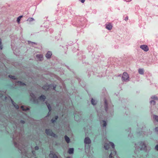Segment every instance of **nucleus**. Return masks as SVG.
<instances>
[{"mask_svg":"<svg viewBox=\"0 0 158 158\" xmlns=\"http://www.w3.org/2000/svg\"><path fill=\"white\" fill-rule=\"evenodd\" d=\"M98 115L100 117V115H99V113H98Z\"/></svg>","mask_w":158,"mask_h":158,"instance_id":"obj_52","label":"nucleus"},{"mask_svg":"<svg viewBox=\"0 0 158 158\" xmlns=\"http://www.w3.org/2000/svg\"><path fill=\"white\" fill-rule=\"evenodd\" d=\"M10 99L11 100L12 103L14 106L17 109H18L19 108V106L15 103L12 100V99L10 97Z\"/></svg>","mask_w":158,"mask_h":158,"instance_id":"obj_18","label":"nucleus"},{"mask_svg":"<svg viewBox=\"0 0 158 158\" xmlns=\"http://www.w3.org/2000/svg\"><path fill=\"white\" fill-rule=\"evenodd\" d=\"M101 98L103 99L104 102L102 106V108H104L106 112L112 116L114 113L113 105L110 99L108 97V94L105 89L102 90Z\"/></svg>","mask_w":158,"mask_h":158,"instance_id":"obj_2","label":"nucleus"},{"mask_svg":"<svg viewBox=\"0 0 158 158\" xmlns=\"http://www.w3.org/2000/svg\"><path fill=\"white\" fill-rule=\"evenodd\" d=\"M13 85H14L15 86H23L24 85H25L26 84L21 81H17V80H15V82H13Z\"/></svg>","mask_w":158,"mask_h":158,"instance_id":"obj_10","label":"nucleus"},{"mask_svg":"<svg viewBox=\"0 0 158 158\" xmlns=\"http://www.w3.org/2000/svg\"><path fill=\"white\" fill-rule=\"evenodd\" d=\"M46 134L48 135L54 137H56V135L53 133L51 130L50 129H46L45 130Z\"/></svg>","mask_w":158,"mask_h":158,"instance_id":"obj_9","label":"nucleus"},{"mask_svg":"<svg viewBox=\"0 0 158 158\" xmlns=\"http://www.w3.org/2000/svg\"><path fill=\"white\" fill-rule=\"evenodd\" d=\"M86 21V19L85 18L83 17H79L76 20V23H73V25L77 26H83L85 23Z\"/></svg>","mask_w":158,"mask_h":158,"instance_id":"obj_5","label":"nucleus"},{"mask_svg":"<svg viewBox=\"0 0 158 158\" xmlns=\"http://www.w3.org/2000/svg\"><path fill=\"white\" fill-rule=\"evenodd\" d=\"M87 49L89 50V52H90V51L93 49V47L91 45H89L87 48Z\"/></svg>","mask_w":158,"mask_h":158,"instance_id":"obj_30","label":"nucleus"},{"mask_svg":"<svg viewBox=\"0 0 158 158\" xmlns=\"http://www.w3.org/2000/svg\"><path fill=\"white\" fill-rule=\"evenodd\" d=\"M82 114L81 111L78 112L76 111L74 113V119L77 121H80L81 118V115Z\"/></svg>","mask_w":158,"mask_h":158,"instance_id":"obj_6","label":"nucleus"},{"mask_svg":"<svg viewBox=\"0 0 158 158\" xmlns=\"http://www.w3.org/2000/svg\"><path fill=\"white\" fill-rule=\"evenodd\" d=\"M142 133H140V134H142ZM137 133L138 134H140V133H139V132H137Z\"/></svg>","mask_w":158,"mask_h":158,"instance_id":"obj_53","label":"nucleus"},{"mask_svg":"<svg viewBox=\"0 0 158 158\" xmlns=\"http://www.w3.org/2000/svg\"><path fill=\"white\" fill-rule=\"evenodd\" d=\"M128 110V108L126 109V110Z\"/></svg>","mask_w":158,"mask_h":158,"instance_id":"obj_56","label":"nucleus"},{"mask_svg":"<svg viewBox=\"0 0 158 158\" xmlns=\"http://www.w3.org/2000/svg\"><path fill=\"white\" fill-rule=\"evenodd\" d=\"M52 53L51 51H48L46 55V57L48 59H50L52 55Z\"/></svg>","mask_w":158,"mask_h":158,"instance_id":"obj_17","label":"nucleus"},{"mask_svg":"<svg viewBox=\"0 0 158 158\" xmlns=\"http://www.w3.org/2000/svg\"><path fill=\"white\" fill-rule=\"evenodd\" d=\"M30 95L31 97V101L35 103H38V100L44 101L46 98L45 96L44 95H41L38 99H37L35 95L32 93H31Z\"/></svg>","mask_w":158,"mask_h":158,"instance_id":"obj_4","label":"nucleus"},{"mask_svg":"<svg viewBox=\"0 0 158 158\" xmlns=\"http://www.w3.org/2000/svg\"><path fill=\"white\" fill-rule=\"evenodd\" d=\"M10 123L13 125V130L14 132L12 133L13 140L14 146L18 148L19 152L21 153L23 156H26V152L25 147L23 145V142L22 141V138L21 137L22 135H21L19 131L21 129L18 127L20 123L23 124L25 123V121L21 120L20 121L17 119L10 120Z\"/></svg>","mask_w":158,"mask_h":158,"instance_id":"obj_1","label":"nucleus"},{"mask_svg":"<svg viewBox=\"0 0 158 158\" xmlns=\"http://www.w3.org/2000/svg\"><path fill=\"white\" fill-rule=\"evenodd\" d=\"M84 143L85 144V148L86 149V144H89L91 143V140L89 137H85L84 140Z\"/></svg>","mask_w":158,"mask_h":158,"instance_id":"obj_11","label":"nucleus"},{"mask_svg":"<svg viewBox=\"0 0 158 158\" xmlns=\"http://www.w3.org/2000/svg\"><path fill=\"white\" fill-rule=\"evenodd\" d=\"M152 132H151L150 133H149V134L150 135V134H152Z\"/></svg>","mask_w":158,"mask_h":158,"instance_id":"obj_55","label":"nucleus"},{"mask_svg":"<svg viewBox=\"0 0 158 158\" xmlns=\"http://www.w3.org/2000/svg\"><path fill=\"white\" fill-rule=\"evenodd\" d=\"M124 19L126 21H127L128 19V16H126V17Z\"/></svg>","mask_w":158,"mask_h":158,"instance_id":"obj_42","label":"nucleus"},{"mask_svg":"<svg viewBox=\"0 0 158 158\" xmlns=\"http://www.w3.org/2000/svg\"><path fill=\"white\" fill-rule=\"evenodd\" d=\"M135 150L134 152L135 155L134 156V157H137L139 158H143L139 155V151L142 150H144L147 152H148L150 149V148H148V150L147 148H148L146 145V144L144 142L141 141L135 144Z\"/></svg>","mask_w":158,"mask_h":158,"instance_id":"obj_3","label":"nucleus"},{"mask_svg":"<svg viewBox=\"0 0 158 158\" xmlns=\"http://www.w3.org/2000/svg\"><path fill=\"white\" fill-rule=\"evenodd\" d=\"M152 118L154 121L158 122V116L153 114L152 116Z\"/></svg>","mask_w":158,"mask_h":158,"instance_id":"obj_19","label":"nucleus"},{"mask_svg":"<svg viewBox=\"0 0 158 158\" xmlns=\"http://www.w3.org/2000/svg\"><path fill=\"white\" fill-rule=\"evenodd\" d=\"M74 149L73 148H69L68 150V153L69 154H72L73 153Z\"/></svg>","mask_w":158,"mask_h":158,"instance_id":"obj_25","label":"nucleus"},{"mask_svg":"<svg viewBox=\"0 0 158 158\" xmlns=\"http://www.w3.org/2000/svg\"><path fill=\"white\" fill-rule=\"evenodd\" d=\"M23 17L22 16V15H21V16H19L17 19V22L18 23H19V22H20V21L21 19V18H22V17Z\"/></svg>","mask_w":158,"mask_h":158,"instance_id":"obj_29","label":"nucleus"},{"mask_svg":"<svg viewBox=\"0 0 158 158\" xmlns=\"http://www.w3.org/2000/svg\"><path fill=\"white\" fill-rule=\"evenodd\" d=\"M129 77L128 73L126 72L123 73L122 77V80L123 81H129Z\"/></svg>","mask_w":158,"mask_h":158,"instance_id":"obj_7","label":"nucleus"},{"mask_svg":"<svg viewBox=\"0 0 158 158\" xmlns=\"http://www.w3.org/2000/svg\"><path fill=\"white\" fill-rule=\"evenodd\" d=\"M64 139H65V141H66V142L67 143H69L70 139L68 136L65 135L64 136Z\"/></svg>","mask_w":158,"mask_h":158,"instance_id":"obj_26","label":"nucleus"},{"mask_svg":"<svg viewBox=\"0 0 158 158\" xmlns=\"http://www.w3.org/2000/svg\"><path fill=\"white\" fill-rule=\"evenodd\" d=\"M32 154L34 155H36V152H35V151L34 150V149H32Z\"/></svg>","mask_w":158,"mask_h":158,"instance_id":"obj_37","label":"nucleus"},{"mask_svg":"<svg viewBox=\"0 0 158 158\" xmlns=\"http://www.w3.org/2000/svg\"><path fill=\"white\" fill-rule=\"evenodd\" d=\"M58 116H55L54 118H53L51 119V122L52 123H54L56 121V120L58 119Z\"/></svg>","mask_w":158,"mask_h":158,"instance_id":"obj_24","label":"nucleus"},{"mask_svg":"<svg viewBox=\"0 0 158 158\" xmlns=\"http://www.w3.org/2000/svg\"><path fill=\"white\" fill-rule=\"evenodd\" d=\"M3 47L2 44V40L0 38V49L2 50V49Z\"/></svg>","mask_w":158,"mask_h":158,"instance_id":"obj_35","label":"nucleus"},{"mask_svg":"<svg viewBox=\"0 0 158 158\" xmlns=\"http://www.w3.org/2000/svg\"><path fill=\"white\" fill-rule=\"evenodd\" d=\"M155 130L156 132L158 134V127H156Z\"/></svg>","mask_w":158,"mask_h":158,"instance_id":"obj_45","label":"nucleus"},{"mask_svg":"<svg viewBox=\"0 0 158 158\" xmlns=\"http://www.w3.org/2000/svg\"><path fill=\"white\" fill-rule=\"evenodd\" d=\"M66 158H72V157H68Z\"/></svg>","mask_w":158,"mask_h":158,"instance_id":"obj_54","label":"nucleus"},{"mask_svg":"<svg viewBox=\"0 0 158 158\" xmlns=\"http://www.w3.org/2000/svg\"><path fill=\"white\" fill-rule=\"evenodd\" d=\"M21 108L24 111H26L29 110V108L28 107H27L26 106H22Z\"/></svg>","mask_w":158,"mask_h":158,"instance_id":"obj_21","label":"nucleus"},{"mask_svg":"<svg viewBox=\"0 0 158 158\" xmlns=\"http://www.w3.org/2000/svg\"><path fill=\"white\" fill-rule=\"evenodd\" d=\"M77 80H78V81H79V83L80 84H81L82 83H83V81L82 80H81L79 78H77Z\"/></svg>","mask_w":158,"mask_h":158,"instance_id":"obj_36","label":"nucleus"},{"mask_svg":"<svg viewBox=\"0 0 158 158\" xmlns=\"http://www.w3.org/2000/svg\"><path fill=\"white\" fill-rule=\"evenodd\" d=\"M35 150H38L39 149V147L38 146H36L34 148Z\"/></svg>","mask_w":158,"mask_h":158,"instance_id":"obj_38","label":"nucleus"},{"mask_svg":"<svg viewBox=\"0 0 158 158\" xmlns=\"http://www.w3.org/2000/svg\"><path fill=\"white\" fill-rule=\"evenodd\" d=\"M53 88V90H55L56 88V85H53L51 84L48 85L46 84L43 87V89L45 90H48L50 89L51 88Z\"/></svg>","mask_w":158,"mask_h":158,"instance_id":"obj_8","label":"nucleus"},{"mask_svg":"<svg viewBox=\"0 0 158 158\" xmlns=\"http://www.w3.org/2000/svg\"><path fill=\"white\" fill-rule=\"evenodd\" d=\"M91 72L90 71L88 72V76L89 77H90V76H91Z\"/></svg>","mask_w":158,"mask_h":158,"instance_id":"obj_40","label":"nucleus"},{"mask_svg":"<svg viewBox=\"0 0 158 158\" xmlns=\"http://www.w3.org/2000/svg\"><path fill=\"white\" fill-rule=\"evenodd\" d=\"M151 98L153 100H158V98L156 96H152L151 97Z\"/></svg>","mask_w":158,"mask_h":158,"instance_id":"obj_32","label":"nucleus"},{"mask_svg":"<svg viewBox=\"0 0 158 158\" xmlns=\"http://www.w3.org/2000/svg\"><path fill=\"white\" fill-rule=\"evenodd\" d=\"M112 26L111 24L110 23L106 24V28L109 30H111L112 28Z\"/></svg>","mask_w":158,"mask_h":158,"instance_id":"obj_16","label":"nucleus"},{"mask_svg":"<svg viewBox=\"0 0 158 158\" xmlns=\"http://www.w3.org/2000/svg\"><path fill=\"white\" fill-rule=\"evenodd\" d=\"M150 103L151 104L154 105L156 104V102L154 100H151L150 101Z\"/></svg>","mask_w":158,"mask_h":158,"instance_id":"obj_34","label":"nucleus"},{"mask_svg":"<svg viewBox=\"0 0 158 158\" xmlns=\"http://www.w3.org/2000/svg\"><path fill=\"white\" fill-rule=\"evenodd\" d=\"M155 149L156 150L158 151V144L156 146Z\"/></svg>","mask_w":158,"mask_h":158,"instance_id":"obj_41","label":"nucleus"},{"mask_svg":"<svg viewBox=\"0 0 158 158\" xmlns=\"http://www.w3.org/2000/svg\"><path fill=\"white\" fill-rule=\"evenodd\" d=\"M79 54L80 56H79L78 58L80 59H81V58L85 59V56L84 55H82V52H80L79 53H78L77 54V55H79Z\"/></svg>","mask_w":158,"mask_h":158,"instance_id":"obj_20","label":"nucleus"},{"mask_svg":"<svg viewBox=\"0 0 158 158\" xmlns=\"http://www.w3.org/2000/svg\"><path fill=\"white\" fill-rule=\"evenodd\" d=\"M49 156L50 158H58L57 156L52 151H50Z\"/></svg>","mask_w":158,"mask_h":158,"instance_id":"obj_12","label":"nucleus"},{"mask_svg":"<svg viewBox=\"0 0 158 158\" xmlns=\"http://www.w3.org/2000/svg\"><path fill=\"white\" fill-rule=\"evenodd\" d=\"M79 1L81 2V3H83L85 2V0H79Z\"/></svg>","mask_w":158,"mask_h":158,"instance_id":"obj_46","label":"nucleus"},{"mask_svg":"<svg viewBox=\"0 0 158 158\" xmlns=\"http://www.w3.org/2000/svg\"><path fill=\"white\" fill-rule=\"evenodd\" d=\"M100 124L101 127H106L107 123L104 120H101L100 121Z\"/></svg>","mask_w":158,"mask_h":158,"instance_id":"obj_14","label":"nucleus"},{"mask_svg":"<svg viewBox=\"0 0 158 158\" xmlns=\"http://www.w3.org/2000/svg\"><path fill=\"white\" fill-rule=\"evenodd\" d=\"M2 94L1 93H0V97H2Z\"/></svg>","mask_w":158,"mask_h":158,"instance_id":"obj_51","label":"nucleus"},{"mask_svg":"<svg viewBox=\"0 0 158 158\" xmlns=\"http://www.w3.org/2000/svg\"><path fill=\"white\" fill-rule=\"evenodd\" d=\"M99 58V56H97V57H96V58H94V60L97 62L98 61V59Z\"/></svg>","mask_w":158,"mask_h":158,"instance_id":"obj_39","label":"nucleus"},{"mask_svg":"<svg viewBox=\"0 0 158 158\" xmlns=\"http://www.w3.org/2000/svg\"><path fill=\"white\" fill-rule=\"evenodd\" d=\"M36 57L40 61H42L43 60V56L42 54H37L36 55Z\"/></svg>","mask_w":158,"mask_h":158,"instance_id":"obj_15","label":"nucleus"},{"mask_svg":"<svg viewBox=\"0 0 158 158\" xmlns=\"http://www.w3.org/2000/svg\"><path fill=\"white\" fill-rule=\"evenodd\" d=\"M34 20V19L33 18H29L27 20V21H28L30 22H31L32 21Z\"/></svg>","mask_w":158,"mask_h":158,"instance_id":"obj_33","label":"nucleus"},{"mask_svg":"<svg viewBox=\"0 0 158 158\" xmlns=\"http://www.w3.org/2000/svg\"><path fill=\"white\" fill-rule=\"evenodd\" d=\"M139 73L141 75L144 74V70L143 69H139L138 70Z\"/></svg>","mask_w":158,"mask_h":158,"instance_id":"obj_22","label":"nucleus"},{"mask_svg":"<svg viewBox=\"0 0 158 158\" xmlns=\"http://www.w3.org/2000/svg\"><path fill=\"white\" fill-rule=\"evenodd\" d=\"M9 77L10 79H12L15 80L16 79L15 77L14 76L9 75Z\"/></svg>","mask_w":158,"mask_h":158,"instance_id":"obj_31","label":"nucleus"},{"mask_svg":"<svg viewBox=\"0 0 158 158\" xmlns=\"http://www.w3.org/2000/svg\"><path fill=\"white\" fill-rule=\"evenodd\" d=\"M66 67H67V68L68 69H69L70 70H70V68H69V66H66Z\"/></svg>","mask_w":158,"mask_h":158,"instance_id":"obj_50","label":"nucleus"},{"mask_svg":"<svg viewBox=\"0 0 158 158\" xmlns=\"http://www.w3.org/2000/svg\"><path fill=\"white\" fill-rule=\"evenodd\" d=\"M49 31L50 32V33H52L53 31V30L52 29H49Z\"/></svg>","mask_w":158,"mask_h":158,"instance_id":"obj_43","label":"nucleus"},{"mask_svg":"<svg viewBox=\"0 0 158 158\" xmlns=\"http://www.w3.org/2000/svg\"><path fill=\"white\" fill-rule=\"evenodd\" d=\"M28 44L30 45H33L34 44L36 45L37 44L36 43L31 42L30 41H28Z\"/></svg>","mask_w":158,"mask_h":158,"instance_id":"obj_27","label":"nucleus"},{"mask_svg":"<svg viewBox=\"0 0 158 158\" xmlns=\"http://www.w3.org/2000/svg\"><path fill=\"white\" fill-rule=\"evenodd\" d=\"M45 103H46L47 106L48 108V109L49 110V112H50L51 110V106L49 104H48L46 102H45ZM49 113V112H48V113Z\"/></svg>","mask_w":158,"mask_h":158,"instance_id":"obj_28","label":"nucleus"},{"mask_svg":"<svg viewBox=\"0 0 158 158\" xmlns=\"http://www.w3.org/2000/svg\"><path fill=\"white\" fill-rule=\"evenodd\" d=\"M132 135V134H130L128 135V136L130 137H131Z\"/></svg>","mask_w":158,"mask_h":158,"instance_id":"obj_47","label":"nucleus"},{"mask_svg":"<svg viewBox=\"0 0 158 158\" xmlns=\"http://www.w3.org/2000/svg\"><path fill=\"white\" fill-rule=\"evenodd\" d=\"M105 76V74H103H103L101 75H98V77H103V76Z\"/></svg>","mask_w":158,"mask_h":158,"instance_id":"obj_44","label":"nucleus"},{"mask_svg":"<svg viewBox=\"0 0 158 158\" xmlns=\"http://www.w3.org/2000/svg\"><path fill=\"white\" fill-rule=\"evenodd\" d=\"M124 0L127 2H129L131 1V0Z\"/></svg>","mask_w":158,"mask_h":158,"instance_id":"obj_48","label":"nucleus"},{"mask_svg":"<svg viewBox=\"0 0 158 158\" xmlns=\"http://www.w3.org/2000/svg\"><path fill=\"white\" fill-rule=\"evenodd\" d=\"M140 48L145 52L148 51L149 50L148 46L147 45H141L140 46Z\"/></svg>","mask_w":158,"mask_h":158,"instance_id":"obj_13","label":"nucleus"},{"mask_svg":"<svg viewBox=\"0 0 158 158\" xmlns=\"http://www.w3.org/2000/svg\"><path fill=\"white\" fill-rule=\"evenodd\" d=\"M143 134H144V135H148V134H146V132H145V133H143Z\"/></svg>","mask_w":158,"mask_h":158,"instance_id":"obj_49","label":"nucleus"},{"mask_svg":"<svg viewBox=\"0 0 158 158\" xmlns=\"http://www.w3.org/2000/svg\"><path fill=\"white\" fill-rule=\"evenodd\" d=\"M91 104L94 106L96 105L97 103V101L93 98H91Z\"/></svg>","mask_w":158,"mask_h":158,"instance_id":"obj_23","label":"nucleus"}]
</instances>
